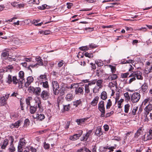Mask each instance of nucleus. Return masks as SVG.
<instances>
[{"label":"nucleus","mask_w":152,"mask_h":152,"mask_svg":"<svg viewBox=\"0 0 152 152\" xmlns=\"http://www.w3.org/2000/svg\"><path fill=\"white\" fill-rule=\"evenodd\" d=\"M29 109V112L31 114H34L37 111L38 112L41 113L44 110L41 102L39 100L36 101L34 106L30 105Z\"/></svg>","instance_id":"1"},{"label":"nucleus","mask_w":152,"mask_h":152,"mask_svg":"<svg viewBox=\"0 0 152 152\" xmlns=\"http://www.w3.org/2000/svg\"><path fill=\"white\" fill-rule=\"evenodd\" d=\"M35 59L37 61V63L34 65L32 64L30 65L28 68V69L30 70L31 72H32V70L31 68H36L38 67L37 66L38 65L41 66L43 65V60L41 58V57L39 56L37 57Z\"/></svg>","instance_id":"2"},{"label":"nucleus","mask_w":152,"mask_h":152,"mask_svg":"<svg viewBox=\"0 0 152 152\" xmlns=\"http://www.w3.org/2000/svg\"><path fill=\"white\" fill-rule=\"evenodd\" d=\"M31 92L33 93V94L36 96H39L41 93V88L39 87H34L30 86L28 88Z\"/></svg>","instance_id":"3"},{"label":"nucleus","mask_w":152,"mask_h":152,"mask_svg":"<svg viewBox=\"0 0 152 152\" xmlns=\"http://www.w3.org/2000/svg\"><path fill=\"white\" fill-rule=\"evenodd\" d=\"M26 143L27 142L24 138H22L20 139L18 146V152H23V148L26 146Z\"/></svg>","instance_id":"4"},{"label":"nucleus","mask_w":152,"mask_h":152,"mask_svg":"<svg viewBox=\"0 0 152 152\" xmlns=\"http://www.w3.org/2000/svg\"><path fill=\"white\" fill-rule=\"evenodd\" d=\"M74 86H74V87L75 88V91L76 94L78 95H83V94L84 88L83 87L78 86L77 84L76 85L74 84H73L72 86V85H71L72 87H73Z\"/></svg>","instance_id":"5"},{"label":"nucleus","mask_w":152,"mask_h":152,"mask_svg":"<svg viewBox=\"0 0 152 152\" xmlns=\"http://www.w3.org/2000/svg\"><path fill=\"white\" fill-rule=\"evenodd\" d=\"M134 77L138 80H142L143 77L142 76V72L139 71H136L133 72L129 75V77Z\"/></svg>","instance_id":"6"},{"label":"nucleus","mask_w":152,"mask_h":152,"mask_svg":"<svg viewBox=\"0 0 152 152\" xmlns=\"http://www.w3.org/2000/svg\"><path fill=\"white\" fill-rule=\"evenodd\" d=\"M140 93L137 92L134 93L131 96V101L133 103H135L138 102L140 98Z\"/></svg>","instance_id":"7"},{"label":"nucleus","mask_w":152,"mask_h":152,"mask_svg":"<svg viewBox=\"0 0 152 152\" xmlns=\"http://www.w3.org/2000/svg\"><path fill=\"white\" fill-rule=\"evenodd\" d=\"M50 95V93L47 91L43 90L40 94V96L41 98L44 100L47 99Z\"/></svg>","instance_id":"8"},{"label":"nucleus","mask_w":152,"mask_h":152,"mask_svg":"<svg viewBox=\"0 0 152 152\" xmlns=\"http://www.w3.org/2000/svg\"><path fill=\"white\" fill-rule=\"evenodd\" d=\"M148 88V84L145 83L141 86L140 88L139 92L140 93L144 94L147 92V89Z\"/></svg>","instance_id":"9"},{"label":"nucleus","mask_w":152,"mask_h":152,"mask_svg":"<svg viewBox=\"0 0 152 152\" xmlns=\"http://www.w3.org/2000/svg\"><path fill=\"white\" fill-rule=\"evenodd\" d=\"M12 82L14 84L16 85L18 84L19 87L20 85L22 86V84H23V82L20 79H18L16 76H12Z\"/></svg>","instance_id":"10"},{"label":"nucleus","mask_w":152,"mask_h":152,"mask_svg":"<svg viewBox=\"0 0 152 152\" xmlns=\"http://www.w3.org/2000/svg\"><path fill=\"white\" fill-rule=\"evenodd\" d=\"M152 139V129H150L149 130L146 135V136L144 135L143 140L144 141L150 140Z\"/></svg>","instance_id":"11"},{"label":"nucleus","mask_w":152,"mask_h":152,"mask_svg":"<svg viewBox=\"0 0 152 152\" xmlns=\"http://www.w3.org/2000/svg\"><path fill=\"white\" fill-rule=\"evenodd\" d=\"M34 78L32 76H29L27 78V81L25 83L24 86L26 88H28L34 81Z\"/></svg>","instance_id":"12"},{"label":"nucleus","mask_w":152,"mask_h":152,"mask_svg":"<svg viewBox=\"0 0 152 152\" xmlns=\"http://www.w3.org/2000/svg\"><path fill=\"white\" fill-rule=\"evenodd\" d=\"M98 109L99 111L105 110L104 102L101 101L98 104Z\"/></svg>","instance_id":"13"},{"label":"nucleus","mask_w":152,"mask_h":152,"mask_svg":"<svg viewBox=\"0 0 152 152\" xmlns=\"http://www.w3.org/2000/svg\"><path fill=\"white\" fill-rule=\"evenodd\" d=\"M21 121V120H18L14 124H11L10 127L12 129L14 128H18L20 125Z\"/></svg>","instance_id":"14"},{"label":"nucleus","mask_w":152,"mask_h":152,"mask_svg":"<svg viewBox=\"0 0 152 152\" xmlns=\"http://www.w3.org/2000/svg\"><path fill=\"white\" fill-rule=\"evenodd\" d=\"M34 118L37 119L39 121H42L45 118V116L44 114H43L37 113L36 115V117H34Z\"/></svg>","instance_id":"15"},{"label":"nucleus","mask_w":152,"mask_h":152,"mask_svg":"<svg viewBox=\"0 0 152 152\" xmlns=\"http://www.w3.org/2000/svg\"><path fill=\"white\" fill-rule=\"evenodd\" d=\"M99 97L98 96L95 97L93 100L90 103L93 106H94L97 104Z\"/></svg>","instance_id":"16"},{"label":"nucleus","mask_w":152,"mask_h":152,"mask_svg":"<svg viewBox=\"0 0 152 152\" xmlns=\"http://www.w3.org/2000/svg\"><path fill=\"white\" fill-rule=\"evenodd\" d=\"M67 91L68 89L67 88L65 87H62L60 90V95H63L65 93H67Z\"/></svg>","instance_id":"17"},{"label":"nucleus","mask_w":152,"mask_h":152,"mask_svg":"<svg viewBox=\"0 0 152 152\" xmlns=\"http://www.w3.org/2000/svg\"><path fill=\"white\" fill-rule=\"evenodd\" d=\"M53 89H58L59 88V86L58 82L56 81H53L52 83Z\"/></svg>","instance_id":"18"},{"label":"nucleus","mask_w":152,"mask_h":152,"mask_svg":"<svg viewBox=\"0 0 152 152\" xmlns=\"http://www.w3.org/2000/svg\"><path fill=\"white\" fill-rule=\"evenodd\" d=\"M7 100L5 99L4 96L0 98V106H3L6 104Z\"/></svg>","instance_id":"19"},{"label":"nucleus","mask_w":152,"mask_h":152,"mask_svg":"<svg viewBox=\"0 0 152 152\" xmlns=\"http://www.w3.org/2000/svg\"><path fill=\"white\" fill-rule=\"evenodd\" d=\"M118 76L116 74H113L108 76L107 79L109 81L114 80L117 79Z\"/></svg>","instance_id":"20"},{"label":"nucleus","mask_w":152,"mask_h":152,"mask_svg":"<svg viewBox=\"0 0 152 152\" xmlns=\"http://www.w3.org/2000/svg\"><path fill=\"white\" fill-rule=\"evenodd\" d=\"M95 134L98 136H100L102 134V129L100 127H98L96 128L95 132Z\"/></svg>","instance_id":"21"},{"label":"nucleus","mask_w":152,"mask_h":152,"mask_svg":"<svg viewBox=\"0 0 152 152\" xmlns=\"http://www.w3.org/2000/svg\"><path fill=\"white\" fill-rule=\"evenodd\" d=\"M38 80H39V83L41 81H43V79H45V80H47V75L45 73L43 75H41L37 78Z\"/></svg>","instance_id":"22"},{"label":"nucleus","mask_w":152,"mask_h":152,"mask_svg":"<svg viewBox=\"0 0 152 152\" xmlns=\"http://www.w3.org/2000/svg\"><path fill=\"white\" fill-rule=\"evenodd\" d=\"M87 120V118H85L80 119H77L76 122L77 123L78 125H81L83 124V123Z\"/></svg>","instance_id":"23"},{"label":"nucleus","mask_w":152,"mask_h":152,"mask_svg":"<svg viewBox=\"0 0 152 152\" xmlns=\"http://www.w3.org/2000/svg\"><path fill=\"white\" fill-rule=\"evenodd\" d=\"M71 107V106L70 104H68L67 105H63V108L62 110L63 111V112H64L65 111H69Z\"/></svg>","instance_id":"24"},{"label":"nucleus","mask_w":152,"mask_h":152,"mask_svg":"<svg viewBox=\"0 0 152 152\" xmlns=\"http://www.w3.org/2000/svg\"><path fill=\"white\" fill-rule=\"evenodd\" d=\"M40 84L42 85V86L44 88H49V85L48 84V82L47 81H45V82L41 81L39 83Z\"/></svg>","instance_id":"25"},{"label":"nucleus","mask_w":152,"mask_h":152,"mask_svg":"<svg viewBox=\"0 0 152 152\" xmlns=\"http://www.w3.org/2000/svg\"><path fill=\"white\" fill-rule=\"evenodd\" d=\"M152 72V64L151 66H146L145 69V73L148 74Z\"/></svg>","instance_id":"26"},{"label":"nucleus","mask_w":152,"mask_h":152,"mask_svg":"<svg viewBox=\"0 0 152 152\" xmlns=\"http://www.w3.org/2000/svg\"><path fill=\"white\" fill-rule=\"evenodd\" d=\"M12 76L11 75L8 74L6 78V82L9 84H10L12 82Z\"/></svg>","instance_id":"27"},{"label":"nucleus","mask_w":152,"mask_h":152,"mask_svg":"<svg viewBox=\"0 0 152 152\" xmlns=\"http://www.w3.org/2000/svg\"><path fill=\"white\" fill-rule=\"evenodd\" d=\"M8 144V140L7 139H5L1 146L2 149H5Z\"/></svg>","instance_id":"28"},{"label":"nucleus","mask_w":152,"mask_h":152,"mask_svg":"<svg viewBox=\"0 0 152 152\" xmlns=\"http://www.w3.org/2000/svg\"><path fill=\"white\" fill-rule=\"evenodd\" d=\"M73 95L72 94H68L66 96L65 98L68 101H71L73 99Z\"/></svg>","instance_id":"29"},{"label":"nucleus","mask_w":152,"mask_h":152,"mask_svg":"<svg viewBox=\"0 0 152 152\" xmlns=\"http://www.w3.org/2000/svg\"><path fill=\"white\" fill-rule=\"evenodd\" d=\"M89 137L86 134H83V137L81 138L80 140L81 141L86 142L87 141Z\"/></svg>","instance_id":"30"},{"label":"nucleus","mask_w":152,"mask_h":152,"mask_svg":"<svg viewBox=\"0 0 152 152\" xmlns=\"http://www.w3.org/2000/svg\"><path fill=\"white\" fill-rule=\"evenodd\" d=\"M107 97V93L105 91H103L101 94V98L103 100H105Z\"/></svg>","instance_id":"31"},{"label":"nucleus","mask_w":152,"mask_h":152,"mask_svg":"<svg viewBox=\"0 0 152 152\" xmlns=\"http://www.w3.org/2000/svg\"><path fill=\"white\" fill-rule=\"evenodd\" d=\"M19 76L20 77V80L22 82L24 80V73L23 71H20L19 73Z\"/></svg>","instance_id":"32"},{"label":"nucleus","mask_w":152,"mask_h":152,"mask_svg":"<svg viewBox=\"0 0 152 152\" xmlns=\"http://www.w3.org/2000/svg\"><path fill=\"white\" fill-rule=\"evenodd\" d=\"M95 62L98 66H103L104 64V63L103 61H102L101 60H96Z\"/></svg>","instance_id":"33"},{"label":"nucleus","mask_w":152,"mask_h":152,"mask_svg":"<svg viewBox=\"0 0 152 152\" xmlns=\"http://www.w3.org/2000/svg\"><path fill=\"white\" fill-rule=\"evenodd\" d=\"M32 97L31 96H28L27 98L26 99V103L27 105V107L28 106H30V101L32 100Z\"/></svg>","instance_id":"34"},{"label":"nucleus","mask_w":152,"mask_h":152,"mask_svg":"<svg viewBox=\"0 0 152 152\" xmlns=\"http://www.w3.org/2000/svg\"><path fill=\"white\" fill-rule=\"evenodd\" d=\"M79 138V137L75 134L72 136H70L69 137V139L70 140L73 141L77 140Z\"/></svg>","instance_id":"35"},{"label":"nucleus","mask_w":152,"mask_h":152,"mask_svg":"<svg viewBox=\"0 0 152 152\" xmlns=\"http://www.w3.org/2000/svg\"><path fill=\"white\" fill-rule=\"evenodd\" d=\"M103 72V70L102 69L98 70H97L96 72V75L98 77H100L102 75Z\"/></svg>","instance_id":"36"},{"label":"nucleus","mask_w":152,"mask_h":152,"mask_svg":"<svg viewBox=\"0 0 152 152\" xmlns=\"http://www.w3.org/2000/svg\"><path fill=\"white\" fill-rule=\"evenodd\" d=\"M144 110H148V111H151L152 110V104H149L144 109Z\"/></svg>","instance_id":"37"},{"label":"nucleus","mask_w":152,"mask_h":152,"mask_svg":"<svg viewBox=\"0 0 152 152\" xmlns=\"http://www.w3.org/2000/svg\"><path fill=\"white\" fill-rule=\"evenodd\" d=\"M30 123V121L28 119H26L24 121V124L23 127H26L28 126Z\"/></svg>","instance_id":"38"},{"label":"nucleus","mask_w":152,"mask_h":152,"mask_svg":"<svg viewBox=\"0 0 152 152\" xmlns=\"http://www.w3.org/2000/svg\"><path fill=\"white\" fill-rule=\"evenodd\" d=\"M9 150L10 152H14L15 151L16 149L13 144H10Z\"/></svg>","instance_id":"39"},{"label":"nucleus","mask_w":152,"mask_h":152,"mask_svg":"<svg viewBox=\"0 0 152 152\" xmlns=\"http://www.w3.org/2000/svg\"><path fill=\"white\" fill-rule=\"evenodd\" d=\"M112 103L111 100L110 99H109L108 100V102H107V104L106 106V108L107 109H109L110 107L112 106Z\"/></svg>","instance_id":"40"},{"label":"nucleus","mask_w":152,"mask_h":152,"mask_svg":"<svg viewBox=\"0 0 152 152\" xmlns=\"http://www.w3.org/2000/svg\"><path fill=\"white\" fill-rule=\"evenodd\" d=\"M84 55L85 56L90 58H92L93 57V55L92 53H89L86 52H84Z\"/></svg>","instance_id":"41"},{"label":"nucleus","mask_w":152,"mask_h":152,"mask_svg":"<svg viewBox=\"0 0 152 152\" xmlns=\"http://www.w3.org/2000/svg\"><path fill=\"white\" fill-rule=\"evenodd\" d=\"M82 103V101L80 100H76L73 102L74 105H75L76 107H77L80 104Z\"/></svg>","instance_id":"42"},{"label":"nucleus","mask_w":152,"mask_h":152,"mask_svg":"<svg viewBox=\"0 0 152 152\" xmlns=\"http://www.w3.org/2000/svg\"><path fill=\"white\" fill-rule=\"evenodd\" d=\"M130 105L129 104H127L124 106V112L125 113H128Z\"/></svg>","instance_id":"43"},{"label":"nucleus","mask_w":152,"mask_h":152,"mask_svg":"<svg viewBox=\"0 0 152 152\" xmlns=\"http://www.w3.org/2000/svg\"><path fill=\"white\" fill-rule=\"evenodd\" d=\"M9 53L8 51H5L3 52L1 55L2 58H5L8 56Z\"/></svg>","instance_id":"44"},{"label":"nucleus","mask_w":152,"mask_h":152,"mask_svg":"<svg viewBox=\"0 0 152 152\" xmlns=\"http://www.w3.org/2000/svg\"><path fill=\"white\" fill-rule=\"evenodd\" d=\"M124 96L126 100L127 101H129L130 99V96L129 95L128 92H126L124 94Z\"/></svg>","instance_id":"45"},{"label":"nucleus","mask_w":152,"mask_h":152,"mask_svg":"<svg viewBox=\"0 0 152 152\" xmlns=\"http://www.w3.org/2000/svg\"><path fill=\"white\" fill-rule=\"evenodd\" d=\"M96 80V85L100 88L101 86V84L102 83L103 81L102 80Z\"/></svg>","instance_id":"46"},{"label":"nucleus","mask_w":152,"mask_h":152,"mask_svg":"<svg viewBox=\"0 0 152 152\" xmlns=\"http://www.w3.org/2000/svg\"><path fill=\"white\" fill-rule=\"evenodd\" d=\"M83 133V131L82 130H79L78 131L77 133L75 134L79 137V138L81 136L82 134Z\"/></svg>","instance_id":"47"},{"label":"nucleus","mask_w":152,"mask_h":152,"mask_svg":"<svg viewBox=\"0 0 152 152\" xmlns=\"http://www.w3.org/2000/svg\"><path fill=\"white\" fill-rule=\"evenodd\" d=\"M85 93L88 94L90 92V90L89 88L88 85L86 84L85 86Z\"/></svg>","instance_id":"48"},{"label":"nucleus","mask_w":152,"mask_h":152,"mask_svg":"<svg viewBox=\"0 0 152 152\" xmlns=\"http://www.w3.org/2000/svg\"><path fill=\"white\" fill-rule=\"evenodd\" d=\"M28 150L31 151V152H36L37 150L33 146H29L28 149Z\"/></svg>","instance_id":"49"},{"label":"nucleus","mask_w":152,"mask_h":152,"mask_svg":"<svg viewBox=\"0 0 152 152\" xmlns=\"http://www.w3.org/2000/svg\"><path fill=\"white\" fill-rule=\"evenodd\" d=\"M114 113V111H111L110 112H108L105 114V118H107L108 117H110Z\"/></svg>","instance_id":"50"},{"label":"nucleus","mask_w":152,"mask_h":152,"mask_svg":"<svg viewBox=\"0 0 152 152\" xmlns=\"http://www.w3.org/2000/svg\"><path fill=\"white\" fill-rule=\"evenodd\" d=\"M130 73L129 72L123 74L121 75V77L122 78H126L129 75Z\"/></svg>","instance_id":"51"},{"label":"nucleus","mask_w":152,"mask_h":152,"mask_svg":"<svg viewBox=\"0 0 152 152\" xmlns=\"http://www.w3.org/2000/svg\"><path fill=\"white\" fill-rule=\"evenodd\" d=\"M150 98H148L144 100L142 104H144V105H146V104L150 100Z\"/></svg>","instance_id":"52"},{"label":"nucleus","mask_w":152,"mask_h":152,"mask_svg":"<svg viewBox=\"0 0 152 152\" xmlns=\"http://www.w3.org/2000/svg\"><path fill=\"white\" fill-rule=\"evenodd\" d=\"M40 21V19H38L37 20H33L31 22V23L34 24L35 26V24H37V23Z\"/></svg>","instance_id":"53"},{"label":"nucleus","mask_w":152,"mask_h":152,"mask_svg":"<svg viewBox=\"0 0 152 152\" xmlns=\"http://www.w3.org/2000/svg\"><path fill=\"white\" fill-rule=\"evenodd\" d=\"M138 109V107H136L134 108L132 111V113L133 115H135L136 114V111H137Z\"/></svg>","instance_id":"54"},{"label":"nucleus","mask_w":152,"mask_h":152,"mask_svg":"<svg viewBox=\"0 0 152 152\" xmlns=\"http://www.w3.org/2000/svg\"><path fill=\"white\" fill-rule=\"evenodd\" d=\"M141 134V132L140 131H137V132L134 134V137L137 138Z\"/></svg>","instance_id":"55"},{"label":"nucleus","mask_w":152,"mask_h":152,"mask_svg":"<svg viewBox=\"0 0 152 152\" xmlns=\"http://www.w3.org/2000/svg\"><path fill=\"white\" fill-rule=\"evenodd\" d=\"M89 46L90 48L92 49L95 48L97 47V46L94 43H91L89 44Z\"/></svg>","instance_id":"56"},{"label":"nucleus","mask_w":152,"mask_h":152,"mask_svg":"<svg viewBox=\"0 0 152 152\" xmlns=\"http://www.w3.org/2000/svg\"><path fill=\"white\" fill-rule=\"evenodd\" d=\"M91 66L90 67L91 68V70H95L96 69V66L95 64H93L92 63H90Z\"/></svg>","instance_id":"57"},{"label":"nucleus","mask_w":152,"mask_h":152,"mask_svg":"<svg viewBox=\"0 0 152 152\" xmlns=\"http://www.w3.org/2000/svg\"><path fill=\"white\" fill-rule=\"evenodd\" d=\"M112 140L119 141L121 140V138L120 137L118 136H115Z\"/></svg>","instance_id":"58"},{"label":"nucleus","mask_w":152,"mask_h":152,"mask_svg":"<svg viewBox=\"0 0 152 152\" xmlns=\"http://www.w3.org/2000/svg\"><path fill=\"white\" fill-rule=\"evenodd\" d=\"M116 145H116L115 144L114 146L109 147L108 148V149L109 150H110L111 151H113V149H115L116 148Z\"/></svg>","instance_id":"59"},{"label":"nucleus","mask_w":152,"mask_h":152,"mask_svg":"<svg viewBox=\"0 0 152 152\" xmlns=\"http://www.w3.org/2000/svg\"><path fill=\"white\" fill-rule=\"evenodd\" d=\"M53 94L55 95H57L59 94V91L58 89H53Z\"/></svg>","instance_id":"60"},{"label":"nucleus","mask_w":152,"mask_h":152,"mask_svg":"<svg viewBox=\"0 0 152 152\" xmlns=\"http://www.w3.org/2000/svg\"><path fill=\"white\" fill-rule=\"evenodd\" d=\"M9 140L11 141L10 144H13L14 141V137L12 136H10L9 137Z\"/></svg>","instance_id":"61"},{"label":"nucleus","mask_w":152,"mask_h":152,"mask_svg":"<svg viewBox=\"0 0 152 152\" xmlns=\"http://www.w3.org/2000/svg\"><path fill=\"white\" fill-rule=\"evenodd\" d=\"M96 82V80H94L92 81L91 82H89L88 83L87 85H88V86H91L92 85L95 84Z\"/></svg>","instance_id":"62"},{"label":"nucleus","mask_w":152,"mask_h":152,"mask_svg":"<svg viewBox=\"0 0 152 152\" xmlns=\"http://www.w3.org/2000/svg\"><path fill=\"white\" fill-rule=\"evenodd\" d=\"M66 4L67 5V8L69 9H70L73 6V4L70 3H67Z\"/></svg>","instance_id":"63"},{"label":"nucleus","mask_w":152,"mask_h":152,"mask_svg":"<svg viewBox=\"0 0 152 152\" xmlns=\"http://www.w3.org/2000/svg\"><path fill=\"white\" fill-rule=\"evenodd\" d=\"M70 121H67L66 125L65 126V128L67 129L69 128V126L70 125Z\"/></svg>","instance_id":"64"}]
</instances>
